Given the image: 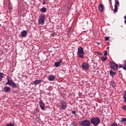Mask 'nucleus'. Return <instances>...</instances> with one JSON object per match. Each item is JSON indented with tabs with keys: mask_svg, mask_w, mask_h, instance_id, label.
I'll use <instances>...</instances> for the list:
<instances>
[{
	"mask_svg": "<svg viewBox=\"0 0 126 126\" xmlns=\"http://www.w3.org/2000/svg\"><path fill=\"white\" fill-rule=\"evenodd\" d=\"M7 82L5 83V85H9L12 88H17V85L13 82L12 80H9V77L8 76H7Z\"/></svg>",
	"mask_w": 126,
	"mask_h": 126,
	"instance_id": "1",
	"label": "nucleus"
},
{
	"mask_svg": "<svg viewBox=\"0 0 126 126\" xmlns=\"http://www.w3.org/2000/svg\"><path fill=\"white\" fill-rule=\"evenodd\" d=\"M91 123L94 126H98L100 124V118L98 117H93L91 119Z\"/></svg>",
	"mask_w": 126,
	"mask_h": 126,
	"instance_id": "2",
	"label": "nucleus"
},
{
	"mask_svg": "<svg viewBox=\"0 0 126 126\" xmlns=\"http://www.w3.org/2000/svg\"><path fill=\"white\" fill-rule=\"evenodd\" d=\"M77 55L79 57V58L84 59V51L83 50V48H82V47H80L78 49Z\"/></svg>",
	"mask_w": 126,
	"mask_h": 126,
	"instance_id": "3",
	"label": "nucleus"
},
{
	"mask_svg": "<svg viewBox=\"0 0 126 126\" xmlns=\"http://www.w3.org/2000/svg\"><path fill=\"white\" fill-rule=\"evenodd\" d=\"M45 14H41L38 18V23L41 25H44L45 24Z\"/></svg>",
	"mask_w": 126,
	"mask_h": 126,
	"instance_id": "4",
	"label": "nucleus"
},
{
	"mask_svg": "<svg viewBox=\"0 0 126 126\" xmlns=\"http://www.w3.org/2000/svg\"><path fill=\"white\" fill-rule=\"evenodd\" d=\"M80 126H90L91 122L89 120H84L79 122Z\"/></svg>",
	"mask_w": 126,
	"mask_h": 126,
	"instance_id": "5",
	"label": "nucleus"
},
{
	"mask_svg": "<svg viewBox=\"0 0 126 126\" xmlns=\"http://www.w3.org/2000/svg\"><path fill=\"white\" fill-rule=\"evenodd\" d=\"M110 67L113 70H117L118 69V64L114 62L110 63Z\"/></svg>",
	"mask_w": 126,
	"mask_h": 126,
	"instance_id": "6",
	"label": "nucleus"
},
{
	"mask_svg": "<svg viewBox=\"0 0 126 126\" xmlns=\"http://www.w3.org/2000/svg\"><path fill=\"white\" fill-rule=\"evenodd\" d=\"M82 68L84 70H87L89 68V64L86 63V62L83 63L82 64Z\"/></svg>",
	"mask_w": 126,
	"mask_h": 126,
	"instance_id": "7",
	"label": "nucleus"
},
{
	"mask_svg": "<svg viewBox=\"0 0 126 126\" xmlns=\"http://www.w3.org/2000/svg\"><path fill=\"white\" fill-rule=\"evenodd\" d=\"M120 4V2H119V0H115V8L114 9V11L115 13L118 11V5Z\"/></svg>",
	"mask_w": 126,
	"mask_h": 126,
	"instance_id": "8",
	"label": "nucleus"
},
{
	"mask_svg": "<svg viewBox=\"0 0 126 126\" xmlns=\"http://www.w3.org/2000/svg\"><path fill=\"white\" fill-rule=\"evenodd\" d=\"M39 103V106L41 110H42L43 111H45V103H44V102L43 101V100H40Z\"/></svg>",
	"mask_w": 126,
	"mask_h": 126,
	"instance_id": "9",
	"label": "nucleus"
},
{
	"mask_svg": "<svg viewBox=\"0 0 126 126\" xmlns=\"http://www.w3.org/2000/svg\"><path fill=\"white\" fill-rule=\"evenodd\" d=\"M48 79L49 81H55L56 76L54 75H50L48 76Z\"/></svg>",
	"mask_w": 126,
	"mask_h": 126,
	"instance_id": "10",
	"label": "nucleus"
},
{
	"mask_svg": "<svg viewBox=\"0 0 126 126\" xmlns=\"http://www.w3.org/2000/svg\"><path fill=\"white\" fill-rule=\"evenodd\" d=\"M63 63V60H60L59 61L55 62L54 63V66L56 67H59V66H60V65H61V63Z\"/></svg>",
	"mask_w": 126,
	"mask_h": 126,
	"instance_id": "11",
	"label": "nucleus"
},
{
	"mask_svg": "<svg viewBox=\"0 0 126 126\" xmlns=\"http://www.w3.org/2000/svg\"><path fill=\"white\" fill-rule=\"evenodd\" d=\"M27 31L24 30L21 33V36L23 37V38H25L26 36H27Z\"/></svg>",
	"mask_w": 126,
	"mask_h": 126,
	"instance_id": "12",
	"label": "nucleus"
},
{
	"mask_svg": "<svg viewBox=\"0 0 126 126\" xmlns=\"http://www.w3.org/2000/svg\"><path fill=\"white\" fill-rule=\"evenodd\" d=\"M42 81H43L42 80L37 79L33 81V84H34V85H38V84H40V83H42Z\"/></svg>",
	"mask_w": 126,
	"mask_h": 126,
	"instance_id": "13",
	"label": "nucleus"
},
{
	"mask_svg": "<svg viewBox=\"0 0 126 126\" xmlns=\"http://www.w3.org/2000/svg\"><path fill=\"white\" fill-rule=\"evenodd\" d=\"M98 9L100 12H103V11H104V5L102 4H99Z\"/></svg>",
	"mask_w": 126,
	"mask_h": 126,
	"instance_id": "14",
	"label": "nucleus"
},
{
	"mask_svg": "<svg viewBox=\"0 0 126 126\" xmlns=\"http://www.w3.org/2000/svg\"><path fill=\"white\" fill-rule=\"evenodd\" d=\"M122 68L124 70H126V61L124 62V66L120 64L119 66V68Z\"/></svg>",
	"mask_w": 126,
	"mask_h": 126,
	"instance_id": "15",
	"label": "nucleus"
},
{
	"mask_svg": "<svg viewBox=\"0 0 126 126\" xmlns=\"http://www.w3.org/2000/svg\"><path fill=\"white\" fill-rule=\"evenodd\" d=\"M62 107L63 110H65L66 109V103L63 101L62 102Z\"/></svg>",
	"mask_w": 126,
	"mask_h": 126,
	"instance_id": "16",
	"label": "nucleus"
},
{
	"mask_svg": "<svg viewBox=\"0 0 126 126\" xmlns=\"http://www.w3.org/2000/svg\"><path fill=\"white\" fill-rule=\"evenodd\" d=\"M3 90L5 93H7V92L10 91V88L5 86L4 87Z\"/></svg>",
	"mask_w": 126,
	"mask_h": 126,
	"instance_id": "17",
	"label": "nucleus"
},
{
	"mask_svg": "<svg viewBox=\"0 0 126 126\" xmlns=\"http://www.w3.org/2000/svg\"><path fill=\"white\" fill-rule=\"evenodd\" d=\"M40 11H41L43 13L46 12L47 8L46 7H43L41 9H40Z\"/></svg>",
	"mask_w": 126,
	"mask_h": 126,
	"instance_id": "18",
	"label": "nucleus"
},
{
	"mask_svg": "<svg viewBox=\"0 0 126 126\" xmlns=\"http://www.w3.org/2000/svg\"><path fill=\"white\" fill-rule=\"evenodd\" d=\"M110 75L113 77V76H115V74H117V73H116V72L113 71L112 70H110Z\"/></svg>",
	"mask_w": 126,
	"mask_h": 126,
	"instance_id": "19",
	"label": "nucleus"
},
{
	"mask_svg": "<svg viewBox=\"0 0 126 126\" xmlns=\"http://www.w3.org/2000/svg\"><path fill=\"white\" fill-rule=\"evenodd\" d=\"M110 86H112L113 88H115L116 87V83L115 82H111L110 83Z\"/></svg>",
	"mask_w": 126,
	"mask_h": 126,
	"instance_id": "20",
	"label": "nucleus"
},
{
	"mask_svg": "<svg viewBox=\"0 0 126 126\" xmlns=\"http://www.w3.org/2000/svg\"><path fill=\"white\" fill-rule=\"evenodd\" d=\"M3 78V73H0V82L1 81V79Z\"/></svg>",
	"mask_w": 126,
	"mask_h": 126,
	"instance_id": "21",
	"label": "nucleus"
},
{
	"mask_svg": "<svg viewBox=\"0 0 126 126\" xmlns=\"http://www.w3.org/2000/svg\"><path fill=\"white\" fill-rule=\"evenodd\" d=\"M121 122H122V123H126V118H121Z\"/></svg>",
	"mask_w": 126,
	"mask_h": 126,
	"instance_id": "22",
	"label": "nucleus"
},
{
	"mask_svg": "<svg viewBox=\"0 0 126 126\" xmlns=\"http://www.w3.org/2000/svg\"><path fill=\"white\" fill-rule=\"evenodd\" d=\"M38 113H39V110H38V109H34V110L32 112V114L34 115V114H37Z\"/></svg>",
	"mask_w": 126,
	"mask_h": 126,
	"instance_id": "23",
	"label": "nucleus"
},
{
	"mask_svg": "<svg viewBox=\"0 0 126 126\" xmlns=\"http://www.w3.org/2000/svg\"><path fill=\"white\" fill-rule=\"evenodd\" d=\"M101 60L102 62H105V61H106L107 60V57H102L101 58Z\"/></svg>",
	"mask_w": 126,
	"mask_h": 126,
	"instance_id": "24",
	"label": "nucleus"
},
{
	"mask_svg": "<svg viewBox=\"0 0 126 126\" xmlns=\"http://www.w3.org/2000/svg\"><path fill=\"white\" fill-rule=\"evenodd\" d=\"M5 126H14V124L13 123H9L6 124Z\"/></svg>",
	"mask_w": 126,
	"mask_h": 126,
	"instance_id": "25",
	"label": "nucleus"
},
{
	"mask_svg": "<svg viewBox=\"0 0 126 126\" xmlns=\"http://www.w3.org/2000/svg\"><path fill=\"white\" fill-rule=\"evenodd\" d=\"M121 108L122 110H125V111H126V105H123L121 106Z\"/></svg>",
	"mask_w": 126,
	"mask_h": 126,
	"instance_id": "26",
	"label": "nucleus"
},
{
	"mask_svg": "<svg viewBox=\"0 0 126 126\" xmlns=\"http://www.w3.org/2000/svg\"><path fill=\"white\" fill-rule=\"evenodd\" d=\"M95 54H98V55H100V56H103V54L100 52H99V51H96Z\"/></svg>",
	"mask_w": 126,
	"mask_h": 126,
	"instance_id": "27",
	"label": "nucleus"
},
{
	"mask_svg": "<svg viewBox=\"0 0 126 126\" xmlns=\"http://www.w3.org/2000/svg\"><path fill=\"white\" fill-rule=\"evenodd\" d=\"M72 114H73V115H76V112L75 111H72Z\"/></svg>",
	"mask_w": 126,
	"mask_h": 126,
	"instance_id": "28",
	"label": "nucleus"
},
{
	"mask_svg": "<svg viewBox=\"0 0 126 126\" xmlns=\"http://www.w3.org/2000/svg\"><path fill=\"white\" fill-rule=\"evenodd\" d=\"M105 41H109V37L106 36L105 37Z\"/></svg>",
	"mask_w": 126,
	"mask_h": 126,
	"instance_id": "29",
	"label": "nucleus"
},
{
	"mask_svg": "<svg viewBox=\"0 0 126 126\" xmlns=\"http://www.w3.org/2000/svg\"><path fill=\"white\" fill-rule=\"evenodd\" d=\"M111 126H118V124L117 123H113Z\"/></svg>",
	"mask_w": 126,
	"mask_h": 126,
	"instance_id": "30",
	"label": "nucleus"
},
{
	"mask_svg": "<svg viewBox=\"0 0 126 126\" xmlns=\"http://www.w3.org/2000/svg\"><path fill=\"white\" fill-rule=\"evenodd\" d=\"M107 51H104V56H107Z\"/></svg>",
	"mask_w": 126,
	"mask_h": 126,
	"instance_id": "31",
	"label": "nucleus"
},
{
	"mask_svg": "<svg viewBox=\"0 0 126 126\" xmlns=\"http://www.w3.org/2000/svg\"><path fill=\"white\" fill-rule=\"evenodd\" d=\"M78 95H79V97L81 96V94L80 93H79Z\"/></svg>",
	"mask_w": 126,
	"mask_h": 126,
	"instance_id": "32",
	"label": "nucleus"
},
{
	"mask_svg": "<svg viewBox=\"0 0 126 126\" xmlns=\"http://www.w3.org/2000/svg\"><path fill=\"white\" fill-rule=\"evenodd\" d=\"M45 1H46L45 0L43 1V2H42V4H46V3H45Z\"/></svg>",
	"mask_w": 126,
	"mask_h": 126,
	"instance_id": "33",
	"label": "nucleus"
},
{
	"mask_svg": "<svg viewBox=\"0 0 126 126\" xmlns=\"http://www.w3.org/2000/svg\"><path fill=\"white\" fill-rule=\"evenodd\" d=\"M124 19L125 20H126V16H124Z\"/></svg>",
	"mask_w": 126,
	"mask_h": 126,
	"instance_id": "34",
	"label": "nucleus"
},
{
	"mask_svg": "<svg viewBox=\"0 0 126 126\" xmlns=\"http://www.w3.org/2000/svg\"><path fill=\"white\" fill-rule=\"evenodd\" d=\"M125 24H126V20H125Z\"/></svg>",
	"mask_w": 126,
	"mask_h": 126,
	"instance_id": "35",
	"label": "nucleus"
},
{
	"mask_svg": "<svg viewBox=\"0 0 126 126\" xmlns=\"http://www.w3.org/2000/svg\"><path fill=\"white\" fill-rule=\"evenodd\" d=\"M70 29H71V28H69V29H68V30H69V31H70Z\"/></svg>",
	"mask_w": 126,
	"mask_h": 126,
	"instance_id": "36",
	"label": "nucleus"
},
{
	"mask_svg": "<svg viewBox=\"0 0 126 126\" xmlns=\"http://www.w3.org/2000/svg\"><path fill=\"white\" fill-rule=\"evenodd\" d=\"M68 32L69 33V32H70V31H69V30H68Z\"/></svg>",
	"mask_w": 126,
	"mask_h": 126,
	"instance_id": "37",
	"label": "nucleus"
},
{
	"mask_svg": "<svg viewBox=\"0 0 126 126\" xmlns=\"http://www.w3.org/2000/svg\"><path fill=\"white\" fill-rule=\"evenodd\" d=\"M98 45H100V43H98Z\"/></svg>",
	"mask_w": 126,
	"mask_h": 126,
	"instance_id": "38",
	"label": "nucleus"
},
{
	"mask_svg": "<svg viewBox=\"0 0 126 126\" xmlns=\"http://www.w3.org/2000/svg\"><path fill=\"white\" fill-rule=\"evenodd\" d=\"M112 0H110V1H111Z\"/></svg>",
	"mask_w": 126,
	"mask_h": 126,
	"instance_id": "39",
	"label": "nucleus"
}]
</instances>
